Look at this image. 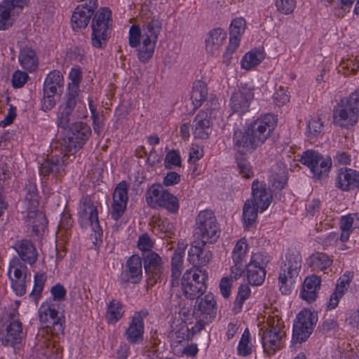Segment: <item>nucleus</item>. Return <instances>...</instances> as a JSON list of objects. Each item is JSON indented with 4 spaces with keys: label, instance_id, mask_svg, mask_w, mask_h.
<instances>
[{
    "label": "nucleus",
    "instance_id": "obj_1",
    "mask_svg": "<svg viewBox=\"0 0 359 359\" xmlns=\"http://www.w3.org/2000/svg\"><path fill=\"white\" fill-rule=\"evenodd\" d=\"M91 135L90 127L86 123L78 121L73 123L67 132L66 137L61 143L62 157H52L46 160L39 167L40 174L47 177L50 173L60 175L65 170V166L75 158L74 154L81 149Z\"/></svg>",
    "mask_w": 359,
    "mask_h": 359
},
{
    "label": "nucleus",
    "instance_id": "obj_2",
    "mask_svg": "<svg viewBox=\"0 0 359 359\" xmlns=\"http://www.w3.org/2000/svg\"><path fill=\"white\" fill-rule=\"evenodd\" d=\"M67 92L64 95L63 102L59 106L57 114L58 127L66 129L74 118H84L88 116L86 104L81 97L80 83L82 80V72L78 67L72 68L69 73Z\"/></svg>",
    "mask_w": 359,
    "mask_h": 359
},
{
    "label": "nucleus",
    "instance_id": "obj_3",
    "mask_svg": "<svg viewBox=\"0 0 359 359\" xmlns=\"http://www.w3.org/2000/svg\"><path fill=\"white\" fill-rule=\"evenodd\" d=\"M24 333L22 325L16 309L8 308L3 312L0 318V341L4 346L20 349Z\"/></svg>",
    "mask_w": 359,
    "mask_h": 359
},
{
    "label": "nucleus",
    "instance_id": "obj_4",
    "mask_svg": "<svg viewBox=\"0 0 359 359\" xmlns=\"http://www.w3.org/2000/svg\"><path fill=\"white\" fill-rule=\"evenodd\" d=\"M194 235L203 245L217 241L220 235V228L213 211L205 210L198 214L196 217Z\"/></svg>",
    "mask_w": 359,
    "mask_h": 359
},
{
    "label": "nucleus",
    "instance_id": "obj_5",
    "mask_svg": "<svg viewBox=\"0 0 359 359\" xmlns=\"http://www.w3.org/2000/svg\"><path fill=\"white\" fill-rule=\"evenodd\" d=\"M208 273L201 267L187 270L182 278V288L185 297L190 299L200 297L206 290Z\"/></svg>",
    "mask_w": 359,
    "mask_h": 359
},
{
    "label": "nucleus",
    "instance_id": "obj_6",
    "mask_svg": "<svg viewBox=\"0 0 359 359\" xmlns=\"http://www.w3.org/2000/svg\"><path fill=\"white\" fill-rule=\"evenodd\" d=\"M302 266V257L299 254L289 253L285 255L280 264L278 277L280 290L283 294H288L295 283Z\"/></svg>",
    "mask_w": 359,
    "mask_h": 359
},
{
    "label": "nucleus",
    "instance_id": "obj_7",
    "mask_svg": "<svg viewBox=\"0 0 359 359\" xmlns=\"http://www.w3.org/2000/svg\"><path fill=\"white\" fill-rule=\"evenodd\" d=\"M145 198L147 204L153 208H163L170 213L178 212V199L161 184H152L147 191Z\"/></svg>",
    "mask_w": 359,
    "mask_h": 359
},
{
    "label": "nucleus",
    "instance_id": "obj_8",
    "mask_svg": "<svg viewBox=\"0 0 359 359\" xmlns=\"http://www.w3.org/2000/svg\"><path fill=\"white\" fill-rule=\"evenodd\" d=\"M161 28L162 24L158 19L153 18L144 22L142 27V46L138 49L140 61L146 62L153 56Z\"/></svg>",
    "mask_w": 359,
    "mask_h": 359
},
{
    "label": "nucleus",
    "instance_id": "obj_9",
    "mask_svg": "<svg viewBox=\"0 0 359 359\" xmlns=\"http://www.w3.org/2000/svg\"><path fill=\"white\" fill-rule=\"evenodd\" d=\"M111 11L108 8H100L92 20V44L97 48H102L108 40Z\"/></svg>",
    "mask_w": 359,
    "mask_h": 359
},
{
    "label": "nucleus",
    "instance_id": "obj_10",
    "mask_svg": "<svg viewBox=\"0 0 359 359\" xmlns=\"http://www.w3.org/2000/svg\"><path fill=\"white\" fill-rule=\"evenodd\" d=\"M299 161L307 166L313 176L318 179L327 177L332 165L330 156H323L314 150L304 151L300 156Z\"/></svg>",
    "mask_w": 359,
    "mask_h": 359
},
{
    "label": "nucleus",
    "instance_id": "obj_11",
    "mask_svg": "<svg viewBox=\"0 0 359 359\" xmlns=\"http://www.w3.org/2000/svg\"><path fill=\"white\" fill-rule=\"evenodd\" d=\"M271 260L270 255L265 252L253 253L250 262L246 265V277L252 285H262L266 277V267Z\"/></svg>",
    "mask_w": 359,
    "mask_h": 359
},
{
    "label": "nucleus",
    "instance_id": "obj_12",
    "mask_svg": "<svg viewBox=\"0 0 359 359\" xmlns=\"http://www.w3.org/2000/svg\"><path fill=\"white\" fill-rule=\"evenodd\" d=\"M317 322V316L308 309L301 311L293 324L292 343L305 341L312 333Z\"/></svg>",
    "mask_w": 359,
    "mask_h": 359
},
{
    "label": "nucleus",
    "instance_id": "obj_13",
    "mask_svg": "<svg viewBox=\"0 0 359 359\" xmlns=\"http://www.w3.org/2000/svg\"><path fill=\"white\" fill-rule=\"evenodd\" d=\"M8 274L16 295H24L26 293V283L31 280V273L27 266L18 259L13 258L9 264Z\"/></svg>",
    "mask_w": 359,
    "mask_h": 359
},
{
    "label": "nucleus",
    "instance_id": "obj_14",
    "mask_svg": "<svg viewBox=\"0 0 359 359\" xmlns=\"http://www.w3.org/2000/svg\"><path fill=\"white\" fill-rule=\"evenodd\" d=\"M79 217L88 219L91 226L93 234H90V237L94 240L93 242L96 243L98 241H102V229L99 224L98 212L97 206L94 205L91 199L88 196L83 197L80 201Z\"/></svg>",
    "mask_w": 359,
    "mask_h": 359
},
{
    "label": "nucleus",
    "instance_id": "obj_15",
    "mask_svg": "<svg viewBox=\"0 0 359 359\" xmlns=\"http://www.w3.org/2000/svg\"><path fill=\"white\" fill-rule=\"evenodd\" d=\"M276 122L277 120L273 114H266L250 123L248 130L261 146L273 130Z\"/></svg>",
    "mask_w": 359,
    "mask_h": 359
},
{
    "label": "nucleus",
    "instance_id": "obj_16",
    "mask_svg": "<svg viewBox=\"0 0 359 359\" xmlns=\"http://www.w3.org/2000/svg\"><path fill=\"white\" fill-rule=\"evenodd\" d=\"M285 332L277 323L263 332L262 343L264 351L269 355H273L285 345Z\"/></svg>",
    "mask_w": 359,
    "mask_h": 359
},
{
    "label": "nucleus",
    "instance_id": "obj_17",
    "mask_svg": "<svg viewBox=\"0 0 359 359\" xmlns=\"http://www.w3.org/2000/svg\"><path fill=\"white\" fill-rule=\"evenodd\" d=\"M142 259L144 271L147 276V284L153 286L161 279L164 274L163 259L155 252H147Z\"/></svg>",
    "mask_w": 359,
    "mask_h": 359
},
{
    "label": "nucleus",
    "instance_id": "obj_18",
    "mask_svg": "<svg viewBox=\"0 0 359 359\" xmlns=\"http://www.w3.org/2000/svg\"><path fill=\"white\" fill-rule=\"evenodd\" d=\"M147 310L135 312L132 317L128 328L124 332L127 341L131 344H140L144 341V319L148 316Z\"/></svg>",
    "mask_w": 359,
    "mask_h": 359
},
{
    "label": "nucleus",
    "instance_id": "obj_19",
    "mask_svg": "<svg viewBox=\"0 0 359 359\" xmlns=\"http://www.w3.org/2000/svg\"><path fill=\"white\" fill-rule=\"evenodd\" d=\"M142 279V258L137 255L130 257L126 263V267L122 271L119 281L121 285L128 283L138 284Z\"/></svg>",
    "mask_w": 359,
    "mask_h": 359
},
{
    "label": "nucleus",
    "instance_id": "obj_20",
    "mask_svg": "<svg viewBox=\"0 0 359 359\" xmlns=\"http://www.w3.org/2000/svg\"><path fill=\"white\" fill-rule=\"evenodd\" d=\"M358 115L354 109L340 100L333 109L332 122L337 126L348 128L357 123Z\"/></svg>",
    "mask_w": 359,
    "mask_h": 359
},
{
    "label": "nucleus",
    "instance_id": "obj_21",
    "mask_svg": "<svg viewBox=\"0 0 359 359\" xmlns=\"http://www.w3.org/2000/svg\"><path fill=\"white\" fill-rule=\"evenodd\" d=\"M254 97L252 90L241 86L236 90L230 99V108L233 113L243 114L248 111L250 103Z\"/></svg>",
    "mask_w": 359,
    "mask_h": 359
},
{
    "label": "nucleus",
    "instance_id": "obj_22",
    "mask_svg": "<svg viewBox=\"0 0 359 359\" xmlns=\"http://www.w3.org/2000/svg\"><path fill=\"white\" fill-rule=\"evenodd\" d=\"M128 189L127 183L122 181L116 185L114 191L111 216L114 220H118L126 210L128 200Z\"/></svg>",
    "mask_w": 359,
    "mask_h": 359
},
{
    "label": "nucleus",
    "instance_id": "obj_23",
    "mask_svg": "<svg viewBox=\"0 0 359 359\" xmlns=\"http://www.w3.org/2000/svg\"><path fill=\"white\" fill-rule=\"evenodd\" d=\"M259 145L247 130H236L233 135V148L237 154L246 155L255 151Z\"/></svg>",
    "mask_w": 359,
    "mask_h": 359
},
{
    "label": "nucleus",
    "instance_id": "obj_24",
    "mask_svg": "<svg viewBox=\"0 0 359 359\" xmlns=\"http://www.w3.org/2000/svg\"><path fill=\"white\" fill-rule=\"evenodd\" d=\"M272 194L265 183L254 180L252 183V198L249 199L252 204L259 208L261 212L268 208L271 203Z\"/></svg>",
    "mask_w": 359,
    "mask_h": 359
},
{
    "label": "nucleus",
    "instance_id": "obj_25",
    "mask_svg": "<svg viewBox=\"0 0 359 359\" xmlns=\"http://www.w3.org/2000/svg\"><path fill=\"white\" fill-rule=\"evenodd\" d=\"M212 111L207 107L205 111H200L193 121V135L196 138L206 139L211 133L210 118Z\"/></svg>",
    "mask_w": 359,
    "mask_h": 359
},
{
    "label": "nucleus",
    "instance_id": "obj_26",
    "mask_svg": "<svg viewBox=\"0 0 359 359\" xmlns=\"http://www.w3.org/2000/svg\"><path fill=\"white\" fill-rule=\"evenodd\" d=\"M212 259V252L202 243L194 242L188 251V261L194 267L208 264Z\"/></svg>",
    "mask_w": 359,
    "mask_h": 359
},
{
    "label": "nucleus",
    "instance_id": "obj_27",
    "mask_svg": "<svg viewBox=\"0 0 359 359\" xmlns=\"http://www.w3.org/2000/svg\"><path fill=\"white\" fill-rule=\"evenodd\" d=\"M13 248L19 256L18 259L24 264H28L32 266L36 262L38 252L34 245L29 240L18 241Z\"/></svg>",
    "mask_w": 359,
    "mask_h": 359
},
{
    "label": "nucleus",
    "instance_id": "obj_28",
    "mask_svg": "<svg viewBox=\"0 0 359 359\" xmlns=\"http://www.w3.org/2000/svg\"><path fill=\"white\" fill-rule=\"evenodd\" d=\"M64 79L58 70L51 71L46 77L43 83V94L48 96H55L62 93Z\"/></svg>",
    "mask_w": 359,
    "mask_h": 359
},
{
    "label": "nucleus",
    "instance_id": "obj_29",
    "mask_svg": "<svg viewBox=\"0 0 359 359\" xmlns=\"http://www.w3.org/2000/svg\"><path fill=\"white\" fill-rule=\"evenodd\" d=\"M216 300L212 293L205 294L203 297L196 299L195 307L198 309L207 321L214 319L217 313Z\"/></svg>",
    "mask_w": 359,
    "mask_h": 359
},
{
    "label": "nucleus",
    "instance_id": "obj_30",
    "mask_svg": "<svg viewBox=\"0 0 359 359\" xmlns=\"http://www.w3.org/2000/svg\"><path fill=\"white\" fill-rule=\"evenodd\" d=\"M93 14V10L90 8L88 5L86 4L77 6L72 16L73 29L76 32H79L81 29L86 28Z\"/></svg>",
    "mask_w": 359,
    "mask_h": 359
},
{
    "label": "nucleus",
    "instance_id": "obj_31",
    "mask_svg": "<svg viewBox=\"0 0 359 359\" xmlns=\"http://www.w3.org/2000/svg\"><path fill=\"white\" fill-rule=\"evenodd\" d=\"M18 61L21 67L27 72H34L38 69L39 58L36 51L32 48H22L18 55Z\"/></svg>",
    "mask_w": 359,
    "mask_h": 359
},
{
    "label": "nucleus",
    "instance_id": "obj_32",
    "mask_svg": "<svg viewBox=\"0 0 359 359\" xmlns=\"http://www.w3.org/2000/svg\"><path fill=\"white\" fill-rule=\"evenodd\" d=\"M184 250L177 248L173 253L170 262V282L172 287L178 286L180 278L184 269L183 262Z\"/></svg>",
    "mask_w": 359,
    "mask_h": 359
},
{
    "label": "nucleus",
    "instance_id": "obj_33",
    "mask_svg": "<svg viewBox=\"0 0 359 359\" xmlns=\"http://www.w3.org/2000/svg\"><path fill=\"white\" fill-rule=\"evenodd\" d=\"M27 222L32 227V233L39 236L45 231L47 220L45 215L39 210H30L27 215Z\"/></svg>",
    "mask_w": 359,
    "mask_h": 359
},
{
    "label": "nucleus",
    "instance_id": "obj_34",
    "mask_svg": "<svg viewBox=\"0 0 359 359\" xmlns=\"http://www.w3.org/2000/svg\"><path fill=\"white\" fill-rule=\"evenodd\" d=\"M226 39V33L220 28L214 29L205 39V48L208 53L215 55L220 48Z\"/></svg>",
    "mask_w": 359,
    "mask_h": 359
},
{
    "label": "nucleus",
    "instance_id": "obj_35",
    "mask_svg": "<svg viewBox=\"0 0 359 359\" xmlns=\"http://www.w3.org/2000/svg\"><path fill=\"white\" fill-rule=\"evenodd\" d=\"M307 263L313 271L318 272L327 269L332 265V260L325 253L316 252L309 257Z\"/></svg>",
    "mask_w": 359,
    "mask_h": 359
},
{
    "label": "nucleus",
    "instance_id": "obj_36",
    "mask_svg": "<svg viewBox=\"0 0 359 359\" xmlns=\"http://www.w3.org/2000/svg\"><path fill=\"white\" fill-rule=\"evenodd\" d=\"M259 210L250 200H247L243 208L242 219L245 229H250L255 225L257 219V212Z\"/></svg>",
    "mask_w": 359,
    "mask_h": 359
},
{
    "label": "nucleus",
    "instance_id": "obj_37",
    "mask_svg": "<svg viewBox=\"0 0 359 359\" xmlns=\"http://www.w3.org/2000/svg\"><path fill=\"white\" fill-rule=\"evenodd\" d=\"M208 96V88L206 84L202 81H196L194 83L191 100L194 106V109L201 107L202 102L206 100Z\"/></svg>",
    "mask_w": 359,
    "mask_h": 359
},
{
    "label": "nucleus",
    "instance_id": "obj_38",
    "mask_svg": "<svg viewBox=\"0 0 359 359\" xmlns=\"http://www.w3.org/2000/svg\"><path fill=\"white\" fill-rule=\"evenodd\" d=\"M123 313L121 303L116 299H112L107 305L106 319L109 324H115L123 317Z\"/></svg>",
    "mask_w": 359,
    "mask_h": 359
},
{
    "label": "nucleus",
    "instance_id": "obj_39",
    "mask_svg": "<svg viewBox=\"0 0 359 359\" xmlns=\"http://www.w3.org/2000/svg\"><path fill=\"white\" fill-rule=\"evenodd\" d=\"M46 280L47 276L44 272H37L35 273L34 276V286L29 294L30 298L34 302H37L41 298Z\"/></svg>",
    "mask_w": 359,
    "mask_h": 359
},
{
    "label": "nucleus",
    "instance_id": "obj_40",
    "mask_svg": "<svg viewBox=\"0 0 359 359\" xmlns=\"http://www.w3.org/2000/svg\"><path fill=\"white\" fill-rule=\"evenodd\" d=\"M355 218L357 219H358L357 215L355 214H350L341 217L340 222V229L341 231L340 240L342 242H346L348 241L350 236V233L353 229V225Z\"/></svg>",
    "mask_w": 359,
    "mask_h": 359
},
{
    "label": "nucleus",
    "instance_id": "obj_41",
    "mask_svg": "<svg viewBox=\"0 0 359 359\" xmlns=\"http://www.w3.org/2000/svg\"><path fill=\"white\" fill-rule=\"evenodd\" d=\"M25 200L29 204L30 209H35L39 205V196L36 184L30 181L25 184Z\"/></svg>",
    "mask_w": 359,
    "mask_h": 359
},
{
    "label": "nucleus",
    "instance_id": "obj_42",
    "mask_svg": "<svg viewBox=\"0 0 359 359\" xmlns=\"http://www.w3.org/2000/svg\"><path fill=\"white\" fill-rule=\"evenodd\" d=\"M263 59L264 55L262 52H249L243 57L241 61V66L245 69H250L255 66L259 65Z\"/></svg>",
    "mask_w": 359,
    "mask_h": 359
},
{
    "label": "nucleus",
    "instance_id": "obj_43",
    "mask_svg": "<svg viewBox=\"0 0 359 359\" xmlns=\"http://www.w3.org/2000/svg\"><path fill=\"white\" fill-rule=\"evenodd\" d=\"M347 281L341 280L336 286L334 291L332 292L330 297L327 309L330 310L335 309L339 302V299L344 294V292L346 290Z\"/></svg>",
    "mask_w": 359,
    "mask_h": 359
},
{
    "label": "nucleus",
    "instance_id": "obj_44",
    "mask_svg": "<svg viewBox=\"0 0 359 359\" xmlns=\"http://www.w3.org/2000/svg\"><path fill=\"white\" fill-rule=\"evenodd\" d=\"M248 250V244L244 239L238 241L232 252V259L235 264H243L245 258Z\"/></svg>",
    "mask_w": 359,
    "mask_h": 359
},
{
    "label": "nucleus",
    "instance_id": "obj_45",
    "mask_svg": "<svg viewBox=\"0 0 359 359\" xmlns=\"http://www.w3.org/2000/svg\"><path fill=\"white\" fill-rule=\"evenodd\" d=\"M353 174V170L352 169H340L337 177V187L344 191L350 189Z\"/></svg>",
    "mask_w": 359,
    "mask_h": 359
},
{
    "label": "nucleus",
    "instance_id": "obj_46",
    "mask_svg": "<svg viewBox=\"0 0 359 359\" xmlns=\"http://www.w3.org/2000/svg\"><path fill=\"white\" fill-rule=\"evenodd\" d=\"M250 289L246 284L241 285L238 287V291L234 301L233 311L238 313L241 311L244 302L250 296Z\"/></svg>",
    "mask_w": 359,
    "mask_h": 359
},
{
    "label": "nucleus",
    "instance_id": "obj_47",
    "mask_svg": "<svg viewBox=\"0 0 359 359\" xmlns=\"http://www.w3.org/2000/svg\"><path fill=\"white\" fill-rule=\"evenodd\" d=\"M245 155H236V161L240 173L245 178H251L254 175L252 166Z\"/></svg>",
    "mask_w": 359,
    "mask_h": 359
},
{
    "label": "nucleus",
    "instance_id": "obj_48",
    "mask_svg": "<svg viewBox=\"0 0 359 359\" xmlns=\"http://www.w3.org/2000/svg\"><path fill=\"white\" fill-rule=\"evenodd\" d=\"M323 123L318 117L311 118L307 123L306 135L310 138L317 137L322 132Z\"/></svg>",
    "mask_w": 359,
    "mask_h": 359
},
{
    "label": "nucleus",
    "instance_id": "obj_49",
    "mask_svg": "<svg viewBox=\"0 0 359 359\" xmlns=\"http://www.w3.org/2000/svg\"><path fill=\"white\" fill-rule=\"evenodd\" d=\"M46 306L50 320V324H52L55 332H62V320L60 317H58V311L55 309L53 305L46 304Z\"/></svg>",
    "mask_w": 359,
    "mask_h": 359
},
{
    "label": "nucleus",
    "instance_id": "obj_50",
    "mask_svg": "<svg viewBox=\"0 0 359 359\" xmlns=\"http://www.w3.org/2000/svg\"><path fill=\"white\" fill-rule=\"evenodd\" d=\"M181 165V156L178 150L172 149L166 154L164 159L166 169L172 170L174 167H180Z\"/></svg>",
    "mask_w": 359,
    "mask_h": 359
},
{
    "label": "nucleus",
    "instance_id": "obj_51",
    "mask_svg": "<svg viewBox=\"0 0 359 359\" xmlns=\"http://www.w3.org/2000/svg\"><path fill=\"white\" fill-rule=\"evenodd\" d=\"M142 39V30L138 25H133L129 29V45L133 48L140 46V39Z\"/></svg>",
    "mask_w": 359,
    "mask_h": 359
},
{
    "label": "nucleus",
    "instance_id": "obj_52",
    "mask_svg": "<svg viewBox=\"0 0 359 359\" xmlns=\"http://www.w3.org/2000/svg\"><path fill=\"white\" fill-rule=\"evenodd\" d=\"M88 106L91 111L93 130L95 133L99 135L102 131L104 126L102 118L97 112L96 108L93 104V100H90V98L88 99Z\"/></svg>",
    "mask_w": 359,
    "mask_h": 359
},
{
    "label": "nucleus",
    "instance_id": "obj_53",
    "mask_svg": "<svg viewBox=\"0 0 359 359\" xmlns=\"http://www.w3.org/2000/svg\"><path fill=\"white\" fill-rule=\"evenodd\" d=\"M245 27V20L242 18H237L232 20L230 25L229 34L230 36H236L241 38Z\"/></svg>",
    "mask_w": 359,
    "mask_h": 359
},
{
    "label": "nucleus",
    "instance_id": "obj_54",
    "mask_svg": "<svg viewBox=\"0 0 359 359\" xmlns=\"http://www.w3.org/2000/svg\"><path fill=\"white\" fill-rule=\"evenodd\" d=\"M277 11L284 15L292 13L296 7L295 0H274Z\"/></svg>",
    "mask_w": 359,
    "mask_h": 359
},
{
    "label": "nucleus",
    "instance_id": "obj_55",
    "mask_svg": "<svg viewBox=\"0 0 359 359\" xmlns=\"http://www.w3.org/2000/svg\"><path fill=\"white\" fill-rule=\"evenodd\" d=\"M153 242L150 237L147 234H143L140 236L137 241V247L142 252V257H144V255L149 252H154Z\"/></svg>",
    "mask_w": 359,
    "mask_h": 359
},
{
    "label": "nucleus",
    "instance_id": "obj_56",
    "mask_svg": "<svg viewBox=\"0 0 359 359\" xmlns=\"http://www.w3.org/2000/svg\"><path fill=\"white\" fill-rule=\"evenodd\" d=\"M11 11L6 6L0 5V30L6 29L12 25Z\"/></svg>",
    "mask_w": 359,
    "mask_h": 359
},
{
    "label": "nucleus",
    "instance_id": "obj_57",
    "mask_svg": "<svg viewBox=\"0 0 359 359\" xmlns=\"http://www.w3.org/2000/svg\"><path fill=\"white\" fill-rule=\"evenodd\" d=\"M248 344L249 332L248 331H245L238 346V351L240 355L246 356L251 353L252 349Z\"/></svg>",
    "mask_w": 359,
    "mask_h": 359
},
{
    "label": "nucleus",
    "instance_id": "obj_58",
    "mask_svg": "<svg viewBox=\"0 0 359 359\" xmlns=\"http://www.w3.org/2000/svg\"><path fill=\"white\" fill-rule=\"evenodd\" d=\"M29 79L27 73L17 70L14 72L12 76V85L13 88H18L22 87Z\"/></svg>",
    "mask_w": 359,
    "mask_h": 359
},
{
    "label": "nucleus",
    "instance_id": "obj_59",
    "mask_svg": "<svg viewBox=\"0 0 359 359\" xmlns=\"http://www.w3.org/2000/svg\"><path fill=\"white\" fill-rule=\"evenodd\" d=\"M350 108L354 109V111L358 114L359 111V90L352 93L348 97L341 100Z\"/></svg>",
    "mask_w": 359,
    "mask_h": 359
},
{
    "label": "nucleus",
    "instance_id": "obj_60",
    "mask_svg": "<svg viewBox=\"0 0 359 359\" xmlns=\"http://www.w3.org/2000/svg\"><path fill=\"white\" fill-rule=\"evenodd\" d=\"M233 282V279L228 276L221 279L219 287L223 297L226 299L230 296Z\"/></svg>",
    "mask_w": 359,
    "mask_h": 359
},
{
    "label": "nucleus",
    "instance_id": "obj_61",
    "mask_svg": "<svg viewBox=\"0 0 359 359\" xmlns=\"http://www.w3.org/2000/svg\"><path fill=\"white\" fill-rule=\"evenodd\" d=\"M273 99L276 104L280 106L284 105L290 100V95L287 90L283 87H280L278 90L274 93Z\"/></svg>",
    "mask_w": 359,
    "mask_h": 359
},
{
    "label": "nucleus",
    "instance_id": "obj_62",
    "mask_svg": "<svg viewBox=\"0 0 359 359\" xmlns=\"http://www.w3.org/2000/svg\"><path fill=\"white\" fill-rule=\"evenodd\" d=\"M66 292L65 288L60 283L56 284L50 289V293L55 301L61 302L65 300Z\"/></svg>",
    "mask_w": 359,
    "mask_h": 359
},
{
    "label": "nucleus",
    "instance_id": "obj_63",
    "mask_svg": "<svg viewBox=\"0 0 359 359\" xmlns=\"http://www.w3.org/2000/svg\"><path fill=\"white\" fill-rule=\"evenodd\" d=\"M309 283H306V285H303V287L300 292V296L307 302H313L317 297V290H312V288L309 287Z\"/></svg>",
    "mask_w": 359,
    "mask_h": 359
},
{
    "label": "nucleus",
    "instance_id": "obj_64",
    "mask_svg": "<svg viewBox=\"0 0 359 359\" xmlns=\"http://www.w3.org/2000/svg\"><path fill=\"white\" fill-rule=\"evenodd\" d=\"M180 175L177 172H168L163 178L162 185L165 187L174 186L180 182Z\"/></svg>",
    "mask_w": 359,
    "mask_h": 359
}]
</instances>
